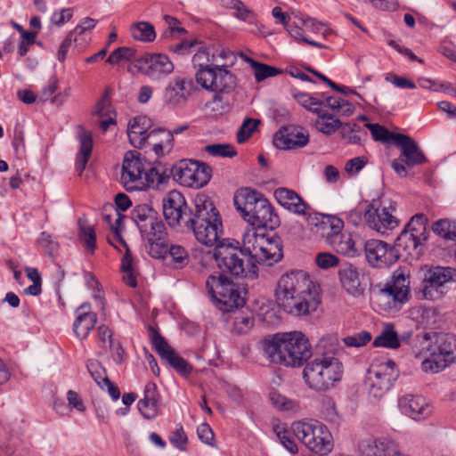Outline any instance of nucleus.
I'll return each mask as SVG.
<instances>
[{"label": "nucleus", "instance_id": "f3484780", "mask_svg": "<svg viewBox=\"0 0 456 456\" xmlns=\"http://www.w3.org/2000/svg\"><path fill=\"white\" fill-rule=\"evenodd\" d=\"M363 217L370 228L382 233L398 225L397 219L388 210V208L385 205L381 208V202L378 200H373L367 206Z\"/></svg>", "mask_w": 456, "mask_h": 456}, {"label": "nucleus", "instance_id": "a211bd4d", "mask_svg": "<svg viewBox=\"0 0 456 456\" xmlns=\"http://www.w3.org/2000/svg\"><path fill=\"white\" fill-rule=\"evenodd\" d=\"M189 210L183 195L178 191H169L163 199V214L172 227L184 224V220L189 216Z\"/></svg>", "mask_w": 456, "mask_h": 456}, {"label": "nucleus", "instance_id": "864d4df0", "mask_svg": "<svg viewBox=\"0 0 456 456\" xmlns=\"http://www.w3.org/2000/svg\"><path fill=\"white\" fill-rule=\"evenodd\" d=\"M136 51L131 47L122 46L115 49L107 58L106 62L111 65L118 64L119 62L126 61L133 63L134 60H137Z\"/></svg>", "mask_w": 456, "mask_h": 456}, {"label": "nucleus", "instance_id": "49530a36", "mask_svg": "<svg viewBox=\"0 0 456 456\" xmlns=\"http://www.w3.org/2000/svg\"><path fill=\"white\" fill-rule=\"evenodd\" d=\"M273 430L284 448L292 454H297L298 452L297 444L293 438V436H295V435L293 434L292 428L288 429L282 425H276L274 426Z\"/></svg>", "mask_w": 456, "mask_h": 456}, {"label": "nucleus", "instance_id": "c85d7f7f", "mask_svg": "<svg viewBox=\"0 0 456 456\" xmlns=\"http://www.w3.org/2000/svg\"><path fill=\"white\" fill-rule=\"evenodd\" d=\"M77 316L73 322V330L76 336L83 340L90 334L97 322V314L90 311L88 304H82L77 309Z\"/></svg>", "mask_w": 456, "mask_h": 456}, {"label": "nucleus", "instance_id": "5fc2aeb1", "mask_svg": "<svg viewBox=\"0 0 456 456\" xmlns=\"http://www.w3.org/2000/svg\"><path fill=\"white\" fill-rule=\"evenodd\" d=\"M215 58L214 53L212 54V57H210V53L208 49L200 47L192 57V63L194 67H198L197 71L211 69L212 67L216 65L213 63L216 61Z\"/></svg>", "mask_w": 456, "mask_h": 456}, {"label": "nucleus", "instance_id": "69168bd1", "mask_svg": "<svg viewBox=\"0 0 456 456\" xmlns=\"http://www.w3.org/2000/svg\"><path fill=\"white\" fill-rule=\"evenodd\" d=\"M258 124L259 120L251 118H246L237 133V142L239 143L245 142L249 137H251Z\"/></svg>", "mask_w": 456, "mask_h": 456}, {"label": "nucleus", "instance_id": "9d476101", "mask_svg": "<svg viewBox=\"0 0 456 456\" xmlns=\"http://www.w3.org/2000/svg\"><path fill=\"white\" fill-rule=\"evenodd\" d=\"M172 177L180 184L199 189L209 182L212 168L205 164L192 159H182L171 164Z\"/></svg>", "mask_w": 456, "mask_h": 456}, {"label": "nucleus", "instance_id": "603ef678", "mask_svg": "<svg viewBox=\"0 0 456 456\" xmlns=\"http://www.w3.org/2000/svg\"><path fill=\"white\" fill-rule=\"evenodd\" d=\"M376 347H387L395 349L400 346L397 333L393 329H385L373 341Z\"/></svg>", "mask_w": 456, "mask_h": 456}, {"label": "nucleus", "instance_id": "8fccbe9b", "mask_svg": "<svg viewBox=\"0 0 456 456\" xmlns=\"http://www.w3.org/2000/svg\"><path fill=\"white\" fill-rule=\"evenodd\" d=\"M141 234L145 240H160L167 237V232L164 223L157 216L156 220L151 222L146 229H142Z\"/></svg>", "mask_w": 456, "mask_h": 456}, {"label": "nucleus", "instance_id": "4c0bfd02", "mask_svg": "<svg viewBox=\"0 0 456 456\" xmlns=\"http://www.w3.org/2000/svg\"><path fill=\"white\" fill-rule=\"evenodd\" d=\"M428 218L423 214H417L413 216L409 223L407 224L404 231L410 235L414 237L417 241L424 244L428 236Z\"/></svg>", "mask_w": 456, "mask_h": 456}, {"label": "nucleus", "instance_id": "bf43d9fd", "mask_svg": "<svg viewBox=\"0 0 456 456\" xmlns=\"http://www.w3.org/2000/svg\"><path fill=\"white\" fill-rule=\"evenodd\" d=\"M148 253L151 257L167 260V251L169 245L167 242V237L160 240H147Z\"/></svg>", "mask_w": 456, "mask_h": 456}, {"label": "nucleus", "instance_id": "e2e57ef3", "mask_svg": "<svg viewBox=\"0 0 456 456\" xmlns=\"http://www.w3.org/2000/svg\"><path fill=\"white\" fill-rule=\"evenodd\" d=\"M94 114L98 118H107L110 117V114H116L115 110L111 106L110 94L108 90H105L102 97L96 102Z\"/></svg>", "mask_w": 456, "mask_h": 456}, {"label": "nucleus", "instance_id": "1a4fd4ad", "mask_svg": "<svg viewBox=\"0 0 456 456\" xmlns=\"http://www.w3.org/2000/svg\"><path fill=\"white\" fill-rule=\"evenodd\" d=\"M369 374V393L374 398H381L389 391L399 376L395 362L386 357L374 359Z\"/></svg>", "mask_w": 456, "mask_h": 456}, {"label": "nucleus", "instance_id": "72a5a7b5", "mask_svg": "<svg viewBox=\"0 0 456 456\" xmlns=\"http://www.w3.org/2000/svg\"><path fill=\"white\" fill-rule=\"evenodd\" d=\"M189 129V125L184 124L174 128L172 131H166L165 129H159V135L163 139L159 142H152V150L155 154L159 157H164L172 151L174 147V134H180Z\"/></svg>", "mask_w": 456, "mask_h": 456}, {"label": "nucleus", "instance_id": "7c9ffc66", "mask_svg": "<svg viewBox=\"0 0 456 456\" xmlns=\"http://www.w3.org/2000/svg\"><path fill=\"white\" fill-rule=\"evenodd\" d=\"M159 392L155 383L148 382L143 391V398L137 404L138 410L143 418L154 419L159 414Z\"/></svg>", "mask_w": 456, "mask_h": 456}, {"label": "nucleus", "instance_id": "052dcab7", "mask_svg": "<svg viewBox=\"0 0 456 456\" xmlns=\"http://www.w3.org/2000/svg\"><path fill=\"white\" fill-rule=\"evenodd\" d=\"M254 326L251 314L239 313L233 320V331L237 334H247Z\"/></svg>", "mask_w": 456, "mask_h": 456}, {"label": "nucleus", "instance_id": "a19ab883", "mask_svg": "<svg viewBox=\"0 0 456 456\" xmlns=\"http://www.w3.org/2000/svg\"><path fill=\"white\" fill-rule=\"evenodd\" d=\"M131 37L137 41L151 43L156 38L154 26L148 21L134 23L130 28Z\"/></svg>", "mask_w": 456, "mask_h": 456}, {"label": "nucleus", "instance_id": "f03ea898", "mask_svg": "<svg viewBox=\"0 0 456 456\" xmlns=\"http://www.w3.org/2000/svg\"><path fill=\"white\" fill-rule=\"evenodd\" d=\"M275 295L279 306L295 316L314 312L321 303L319 286L303 270L283 274L278 281Z\"/></svg>", "mask_w": 456, "mask_h": 456}, {"label": "nucleus", "instance_id": "6ab92c4d", "mask_svg": "<svg viewBox=\"0 0 456 456\" xmlns=\"http://www.w3.org/2000/svg\"><path fill=\"white\" fill-rule=\"evenodd\" d=\"M306 220L311 230L317 235L324 238L329 244L330 239L342 232L344 222L342 219L332 216L310 211L306 215Z\"/></svg>", "mask_w": 456, "mask_h": 456}, {"label": "nucleus", "instance_id": "3c124183", "mask_svg": "<svg viewBox=\"0 0 456 456\" xmlns=\"http://www.w3.org/2000/svg\"><path fill=\"white\" fill-rule=\"evenodd\" d=\"M249 63L254 70V75L256 82H262L268 77H275L281 74V69L258 62L253 59H248Z\"/></svg>", "mask_w": 456, "mask_h": 456}, {"label": "nucleus", "instance_id": "e433bc0d", "mask_svg": "<svg viewBox=\"0 0 456 456\" xmlns=\"http://www.w3.org/2000/svg\"><path fill=\"white\" fill-rule=\"evenodd\" d=\"M422 244L410 235L404 230L397 237L395 246H392L398 252V258L400 256H413L419 254V247Z\"/></svg>", "mask_w": 456, "mask_h": 456}, {"label": "nucleus", "instance_id": "cd10ccee", "mask_svg": "<svg viewBox=\"0 0 456 456\" xmlns=\"http://www.w3.org/2000/svg\"><path fill=\"white\" fill-rule=\"evenodd\" d=\"M360 450L363 456H396L399 452L398 444L387 438L366 440Z\"/></svg>", "mask_w": 456, "mask_h": 456}, {"label": "nucleus", "instance_id": "13d9d810", "mask_svg": "<svg viewBox=\"0 0 456 456\" xmlns=\"http://www.w3.org/2000/svg\"><path fill=\"white\" fill-rule=\"evenodd\" d=\"M269 397L272 403L281 411H296L299 408L297 401L289 399L276 391H272Z\"/></svg>", "mask_w": 456, "mask_h": 456}, {"label": "nucleus", "instance_id": "bb28decb", "mask_svg": "<svg viewBox=\"0 0 456 456\" xmlns=\"http://www.w3.org/2000/svg\"><path fill=\"white\" fill-rule=\"evenodd\" d=\"M172 177L171 164H156L154 167L146 168L142 177L143 190L146 188L160 189L166 186Z\"/></svg>", "mask_w": 456, "mask_h": 456}, {"label": "nucleus", "instance_id": "423d86ee", "mask_svg": "<svg viewBox=\"0 0 456 456\" xmlns=\"http://www.w3.org/2000/svg\"><path fill=\"white\" fill-rule=\"evenodd\" d=\"M206 289L215 306L224 312H232L245 304L244 288L224 273H215L206 280Z\"/></svg>", "mask_w": 456, "mask_h": 456}, {"label": "nucleus", "instance_id": "4be33fe9", "mask_svg": "<svg viewBox=\"0 0 456 456\" xmlns=\"http://www.w3.org/2000/svg\"><path fill=\"white\" fill-rule=\"evenodd\" d=\"M222 222L221 216L213 202L205 195L197 196L194 209L189 210L184 224L193 223Z\"/></svg>", "mask_w": 456, "mask_h": 456}, {"label": "nucleus", "instance_id": "c03bdc74", "mask_svg": "<svg viewBox=\"0 0 456 456\" xmlns=\"http://www.w3.org/2000/svg\"><path fill=\"white\" fill-rule=\"evenodd\" d=\"M341 135L347 143L362 144V142L367 137V132L356 123H346L341 127Z\"/></svg>", "mask_w": 456, "mask_h": 456}, {"label": "nucleus", "instance_id": "2eb2a0df", "mask_svg": "<svg viewBox=\"0 0 456 456\" xmlns=\"http://www.w3.org/2000/svg\"><path fill=\"white\" fill-rule=\"evenodd\" d=\"M146 169L145 163L137 151H129L125 154L120 181L128 191L143 190L142 177Z\"/></svg>", "mask_w": 456, "mask_h": 456}, {"label": "nucleus", "instance_id": "58836bf2", "mask_svg": "<svg viewBox=\"0 0 456 456\" xmlns=\"http://www.w3.org/2000/svg\"><path fill=\"white\" fill-rule=\"evenodd\" d=\"M78 239L83 246L93 254L96 248V232L92 225L87 224L85 216L78 219Z\"/></svg>", "mask_w": 456, "mask_h": 456}, {"label": "nucleus", "instance_id": "0e129e2a", "mask_svg": "<svg viewBox=\"0 0 456 456\" xmlns=\"http://www.w3.org/2000/svg\"><path fill=\"white\" fill-rule=\"evenodd\" d=\"M165 361L182 376H188L192 371V367L175 350Z\"/></svg>", "mask_w": 456, "mask_h": 456}, {"label": "nucleus", "instance_id": "79ce46f5", "mask_svg": "<svg viewBox=\"0 0 456 456\" xmlns=\"http://www.w3.org/2000/svg\"><path fill=\"white\" fill-rule=\"evenodd\" d=\"M149 337L153 349L162 360L165 361L175 351L159 330L151 326L149 327Z\"/></svg>", "mask_w": 456, "mask_h": 456}, {"label": "nucleus", "instance_id": "de8ad7c7", "mask_svg": "<svg viewBox=\"0 0 456 456\" xmlns=\"http://www.w3.org/2000/svg\"><path fill=\"white\" fill-rule=\"evenodd\" d=\"M432 231L441 238L456 240V222L440 219L432 224Z\"/></svg>", "mask_w": 456, "mask_h": 456}, {"label": "nucleus", "instance_id": "f257e3e1", "mask_svg": "<svg viewBox=\"0 0 456 456\" xmlns=\"http://www.w3.org/2000/svg\"><path fill=\"white\" fill-rule=\"evenodd\" d=\"M237 241L236 245L220 243L216 246L214 258L222 272L255 279L258 273L255 263L273 265L283 256L282 242L277 235L270 236L249 229L243 234L241 247Z\"/></svg>", "mask_w": 456, "mask_h": 456}, {"label": "nucleus", "instance_id": "6e6d98bb", "mask_svg": "<svg viewBox=\"0 0 456 456\" xmlns=\"http://www.w3.org/2000/svg\"><path fill=\"white\" fill-rule=\"evenodd\" d=\"M365 127L368 128L375 141H380L383 142H395V135L401 133L390 132L385 126L379 124L367 123Z\"/></svg>", "mask_w": 456, "mask_h": 456}, {"label": "nucleus", "instance_id": "09e8293b", "mask_svg": "<svg viewBox=\"0 0 456 456\" xmlns=\"http://www.w3.org/2000/svg\"><path fill=\"white\" fill-rule=\"evenodd\" d=\"M167 264L172 265L175 268H182L189 262V255L187 250L181 245H170L167 251Z\"/></svg>", "mask_w": 456, "mask_h": 456}, {"label": "nucleus", "instance_id": "39448f33", "mask_svg": "<svg viewBox=\"0 0 456 456\" xmlns=\"http://www.w3.org/2000/svg\"><path fill=\"white\" fill-rule=\"evenodd\" d=\"M343 366L339 360L330 353L316 356L306 363L303 378L306 385L315 391H326L341 379Z\"/></svg>", "mask_w": 456, "mask_h": 456}, {"label": "nucleus", "instance_id": "2f4dec72", "mask_svg": "<svg viewBox=\"0 0 456 456\" xmlns=\"http://www.w3.org/2000/svg\"><path fill=\"white\" fill-rule=\"evenodd\" d=\"M258 208L259 211L255 217H253L254 219L250 224L252 226L273 230L280 225L281 221L279 216L268 200L264 202V205L260 203V205H258Z\"/></svg>", "mask_w": 456, "mask_h": 456}, {"label": "nucleus", "instance_id": "680f3d73", "mask_svg": "<svg viewBox=\"0 0 456 456\" xmlns=\"http://www.w3.org/2000/svg\"><path fill=\"white\" fill-rule=\"evenodd\" d=\"M86 368L95 383L103 389V379L108 378L105 368L95 359H89Z\"/></svg>", "mask_w": 456, "mask_h": 456}, {"label": "nucleus", "instance_id": "f704fd0d", "mask_svg": "<svg viewBox=\"0 0 456 456\" xmlns=\"http://www.w3.org/2000/svg\"><path fill=\"white\" fill-rule=\"evenodd\" d=\"M329 245L332 247L338 253L353 257L359 254V248L356 247L355 241L351 234L338 232L330 239Z\"/></svg>", "mask_w": 456, "mask_h": 456}, {"label": "nucleus", "instance_id": "aec40b11", "mask_svg": "<svg viewBox=\"0 0 456 456\" xmlns=\"http://www.w3.org/2000/svg\"><path fill=\"white\" fill-rule=\"evenodd\" d=\"M275 146L281 150L303 148L309 142L308 132L293 125L282 126L274 135Z\"/></svg>", "mask_w": 456, "mask_h": 456}, {"label": "nucleus", "instance_id": "473e14b6", "mask_svg": "<svg viewBox=\"0 0 456 456\" xmlns=\"http://www.w3.org/2000/svg\"><path fill=\"white\" fill-rule=\"evenodd\" d=\"M79 151L76 159V170L81 175L86 169L93 151V136L91 132L81 127L78 134Z\"/></svg>", "mask_w": 456, "mask_h": 456}, {"label": "nucleus", "instance_id": "6e6552de", "mask_svg": "<svg viewBox=\"0 0 456 456\" xmlns=\"http://www.w3.org/2000/svg\"><path fill=\"white\" fill-rule=\"evenodd\" d=\"M229 64H216L211 69L197 71L195 79L205 90L213 92L214 102H223L224 96L232 93L237 87V77L228 69Z\"/></svg>", "mask_w": 456, "mask_h": 456}, {"label": "nucleus", "instance_id": "7ed1b4c3", "mask_svg": "<svg viewBox=\"0 0 456 456\" xmlns=\"http://www.w3.org/2000/svg\"><path fill=\"white\" fill-rule=\"evenodd\" d=\"M260 346L270 362L287 367H299L312 354L309 341L300 331L277 333L261 340Z\"/></svg>", "mask_w": 456, "mask_h": 456}, {"label": "nucleus", "instance_id": "ea45409f", "mask_svg": "<svg viewBox=\"0 0 456 456\" xmlns=\"http://www.w3.org/2000/svg\"><path fill=\"white\" fill-rule=\"evenodd\" d=\"M158 213L150 206L143 204L134 207L131 212V218L136 224L140 232L146 229L151 222L156 220Z\"/></svg>", "mask_w": 456, "mask_h": 456}, {"label": "nucleus", "instance_id": "0eeeda50", "mask_svg": "<svg viewBox=\"0 0 456 456\" xmlns=\"http://www.w3.org/2000/svg\"><path fill=\"white\" fill-rule=\"evenodd\" d=\"M292 431L307 449L316 454L327 455L333 449L332 435L320 421H296L292 423Z\"/></svg>", "mask_w": 456, "mask_h": 456}, {"label": "nucleus", "instance_id": "c756f323", "mask_svg": "<svg viewBox=\"0 0 456 456\" xmlns=\"http://www.w3.org/2000/svg\"><path fill=\"white\" fill-rule=\"evenodd\" d=\"M338 277L342 288L354 297L363 293L364 289L361 285L360 273L356 266L346 263L338 270Z\"/></svg>", "mask_w": 456, "mask_h": 456}, {"label": "nucleus", "instance_id": "4468645a", "mask_svg": "<svg viewBox=\"0 0 456 456\" xmlns=\"http://www.w3.org/2000/svg\"><path fill=\"white\" fill-rule=\"evenodd\" d=\"M175 66L169 57L163 53H146L130 63V72H140L151 79L159 80L170 75Z\"/></svg>", "mask_w": 456, "mask_h": 456}, {"label": "nucleus", "instance_id": "a18cd8bd", "mask_svg": "<svg viewBox=\"0 0 456 456\" xmlns=\"http://www.w3.org/2000/svg\"><path fill=\"white\" fill-rule=\"evenodd\" d=\"M316 128L328 135L334 134L343 124L338 118H335L332 115L322 112L319 115V118L315 123Z\"/></svg>", "mask_w": 456, "mask_h": 456}, {"label": "nucleus", "instance_id": "dca6fc26", "mask_svg": "<svg viewBox=\"0 0 456 456\" xmlns=\"http://www.w3.org/2000/svg\"><path fill=\"white\" fill-rule=\"evenodd\" d=\"M367 262L374 268H387L398 260V252L388 243L379 240H369L364 243Z\"/></svg>", "mask_w": 456, "mask_h": 456}, {"label": "nucleus", "instance_id": "20e7f679", "mask_svg": "<svg viewBox=\"0 0 456 456\" xmlns=\"http://www.w3.org/2000/svg\"><path fill=\"white\" fill-rule=\"evenodd\" d=\"M420 354L425 355L421 369L437 373L456 361V338L448 334H426Z\"/></svg>", "mask_w": 456, "mask_h": 456}, {"label": "nucleus", "instance_id": "5701e85b", "mask_svg": "<svg viewBox=\"0 0 456 456\" xmlns=\"http://www.w3.org/2000/svg\"><path fill=\"white\" fill-rule=\"evenodd\" d=\"M149 127L150 119L145 116L135 117L130 121L127 135L134 147L142 148L148 139L154 141V137L159 135V129L148 132Z\"/></svg>", "mask_w": 456, "mask_h": 456}, {"label": "nucleus", "instance_id": "4d7b16f0", "mask_svg": "<svg viewBox=\"0 0 456 456\" xmlns=\"http://www.w3.org/2000/svg\"><path fill=\"white\" fill-rule=\"evenodd\" d=\"M235 12L233 15L243 21L248 22L249 24H255L256 30L252 32H261L260 26L257 24L256 14L253 11L249 10L240 0L235 3L233 9Z\"/></svg>", "mask_w": 456, "mask_h": 456}, {"label": "nucleus", "instance_id": "ddd939ff", "mask_svg": "<svg viewBox=\"0 0 456 456\" xmlns=\"http://www.w3.org/2000/svg\"><path fill=\"white\" fill-rule=\"evenodd\" d=\"M456 281V269L432 266L426 271L422 281V293L425 299L437 300L447 292L449 282Z\"/></svg>", "mask_w": 456, "mask_h": 456}, {"label": "nucleus", "instance_id": "b1692460", "mask_svg": "<svg viewBox=\"0 0 456 456\" xmlns=\"http://www.w3.org/2000/svg\"><path fill=\"white\" fill-rule=\"evenodd\" d=\"M188 230H191L196 240L206 246H214L223 234L222 222L193 223L184 224Z\"/></svg>", "mask_w": 456, "mask_h": 456}, {"label": "nucleus", "instance_id": "c9c22d12", "mask_svg": "<svg viewBox=\"0 0 456 456\" xmlns=\"http://www.w3.org/2000/svg\"><path fill=\"white\" fill-rule=\"evenodd\" d=\"M263 196L262 193L248 187L239 189L234 195V205L241 216L248 210H252V206L258 199Z\"/></svg>", "mask_w": 456, "mask_h": 456}, {"label": "nucleus", "instance_id": "37998d69", "mask_svg": "<svg viewBox=\"0 0 456 456\" xmlns=\"http://www.w3.org/2000/svg\"><path fill=\"white\" fill-rule=\"evenodd\" d=\"M121 272L123 273V281L131 288L137 286V273L134 265V258L131 255L130 249L126 248V253L121 260Z\"/></svg>", "mask_w": 456, "mask_h": 456}, {"label": "nucleus", "instance_id": "412c9836", "mask_svg": "<svg viewBox=\"0 0 456 456\" xmlns=\"http://www.w3.org/2000/svg\"><path fill=\"white\" fill-rule=\"evenodd\" d=\"M273 194L277 202L290 213L306 216L312 211L311 206L292 189L279 187Z\"/></svg>", "mask_w": 456, "mask_h": 456}, {"label": "nucleus", "instance_id": "a878e982", "mask_svg": "<svg viewBox=\"0 0 456 456\" xmlns=\"http://www.w3.org/2000/svg\"><path fill=\"white\" fill-rule=\"evenodd\" d=\"M399 407L403 413L416 420L426 419L432 412V407L420 395H406L401 397Z\"/></svg>", "mask_w": 456, "mask_h": 456}, {"label": "nucleus", "instance_id": "338daca9", "mask_svg": "<svg viewBox=\"0 0 456 456\" xmlns=\"http://www.w3.org/2000/svg\"><path fill=\"white\" fill-rule=\"evenodd\" d=\"M206 152L212 156L222 158H232L237 155V151L231 144H209L205 148Z\"/></svg>", "mask_w": 456, "mask_h": 456}, {"label": "nucleus", "instance_id": "774afa93", "mask_svg": "<svg viewBox=\"0 0 456 456\" xmlns=\"http://www.w3.org/2000/svg\"><path fill=\"white\" fill-rule=\"evenodd\" d=\"M37 244L41 247L45 254L53 256L58 250L59 244L54 240L51 234L43 232L37 239Z\"/></svg>", "mask_w": 456, "mask_h": 456}, {"label": "nucleus", "instance_id": "f8f14e48", "mask_svg": "<svg viewBox=\"0 0 456 456\" xmlns=\"http://www.w3.org/2000/svg\"><path fill=\"white\" fill-rule=\"evenodd\" d=\"M410 275L403 270L393 273L391 281L387 283L379 295L377 302L384 310L395 309L410 299Z\"/></svg>", "mask_w": 456, "mask_h": 456}, {"label": "nucleus", "instance_id": "9b49d317", "mask_svg": "<svg viewBox=\"0 0 456 456\" xmlns=\"http://www.w3.org/2000/svg\"><path fill=\"white\" fill-rule=\"evenodd\" d=\"M395 145L400 149V156L392 161L391 167L398 175L405 177L408 175L407 168L428 162L424 152L409 135L396 134Z\"/></svg>", "mask_w": 456, "mask_h": 456}, {"label": "nucleus", "instance_id": "393cba45", "mask_svg": "<svg viewBox=\"0 0 456 456\" xmlns=\"http://www.w3.org/2000/svg\"><path fill=\"white\" fill-rule=\"evenodd\" d=\"M192 82L182 77L171 81L164 91V101L172 107L183 105L191 95Z\"/></svg>", "mask_w": 456, "mask_h": 456}]
</instances>
